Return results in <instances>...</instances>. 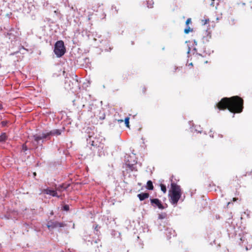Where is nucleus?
I'll list each match as a JSON object with an SVG mask.
<instances>
[{
    "mask_svg": "<svg viewBox=\"0 0 252 252\" xmlns=\"http://www.w3.org/2000/svg\"><path fill=\"white\" fill-rule=\"evenodd\" d=\"M68 188V186H65L64 184H63L59 185L58 187L56 188V190L62 192L64 190H65Z\"/></svg>",
    "mask_w": 252,
    "mask_h": 252,
    "instance_id": "obj_13",
    "label": "nucleus"
},
{
    "mask_svg": "<svg viewBox=\"0 0 252 252\" xmlns=\"http://www.w3.org/2000/svg\"><path fill=\"white\" fill-rule=\"evenodd\" d=\"M65 84H68L70 90L76 91L77 90L80 89V84L77 79H73L72 80H69V82L67 81Z\"/></svg>",
    "mask_w": 252,
    "mask_h": 252,
    "instance_id": "obj_7",
    "label": "nucleus"
},
{
    "mask_svg": "<svg viewBox=\"0 0 252 252\" xmlns=\"http://www.w3.org/2000/svg\"><path fill=\"white\" fill-rule=\"evenodd\" d=\"M126 166L127 168H128L129 170L130 171L137 170L136 165H135V164H130L129 163H126Z\"/></svg>",
    "mask_w": 252,
    "mask_h": 252,
    "instance_id": "obj_12",
    "label": "nucleus"
},
{
    "mask_svg": "<svg viewBox=\"0 0 252 252\" xmlns=\"http://www.w3.org/2000/svg\"><path fill=\"white\" fill-rule=\"evenodd\" d=\"M238 200V198H236V197H234L233 198V201H236Z\"/></svg>",
    "mask_w": 252,
    "mask_h": 252,
    "instance_id": "obj_30",
    "label": "nucleus"
},
{
    "mask_svg": "<svg viewBox=\"0 0 252 252\" xmlns=\"http://www.w3.org/2000/svg\"><path fill=\"white\" fill-rule=\"evenodd\" d=\"M7 124V121H2L1 123H0V124L2 126H6Z\"/></svg>",
    "mask_w": 252,
    "mask_h": 252,
    "instance_id": "obj_26",
    "label": "nucleus"
},
{
    "mask_svg": "<svg viewBox=\"0 0 252 252\" xmlns=\"http://www.w3.org/2000/svg\"><path fill=\"white\" fill-rule=\"evenodd\" d=\"M171 190L169 196V200L172 204L176 205L181 197V189L180 186L177 185L174 182L171 183Z\"/></svg>",
    "mask_w": 252,
    "mask_h": 252,
    "instance_id": "obj_2",
    "label": "nucleus"
},
{
    "mask_svg": "<svg viewBox=\"0 0 252 252\" xmlns=\"http://www.w3.org/2000/svg\"><path fill=\"white\" fill-rule=\"evenodd\" d=\"M61 134V131L60 129H55L46 133H42L41 135L35 134L33 135L34 140L38 142V141L43 139H50L51 135H60Z\"/></svg>",
    "mask_w": 252,
    "mask_h": 252,
    "instance_id": "obj_3",
    "label": "nucleus"
},
{
    "mask_svg": "<svg viewBox=\"0 0 252 252\" xmlns=\"http://www.w3.org/2000/svg\"><path fill=\"white\" fill-rule=\"evenodd\" d=\"M208 21H209V20H207V19H206V20H205V22H204V24H207V22H208Z\"/></svg>",
    "mask_w": 252,
    "mask_h": 252,
    "instance_id": "obj_31",
    "label": "nucleus"
},
{
    "mask_svg": "<svg viewBox=\"0 0 252 252\" xmlns=\"http://www.w3.org/2000/svg\"><path fill=\"white\" fill-rule=\"evenodd\" d=\"M191 23V18H188L186 22V24L187 25H188L189 24Z\"/></svg>",
    "mask_w": 252,
    "mask_h": 252,
    "instance_id": "obj_27",
    "label": "nucleus"
},
{
    "mask_svg": "<svg viewBox=\"0 0 252 252\" xmlns=\"http://www.w3.org/2000/svg\"><path fill=\"white\" fill-rule=\"evenodd\" d=\"M146 188L147 189H148L149 190H153L154 189V186L153 185V183L151 180H149L147 182Z\"/></svg>",
    "mask_w": 252,
    "mask_h": 252,
    "instance_id": "obj_16",
    "label": "nucleus"
},
{
    "mask_svg": "<svg viewBox=\"0 0 252 252\" xmlns=\"http://www.w3.org/2000/svg\"><path fill=\"white\" fill-rule=\"evenodd\" d=\"M241 176H236L233 179V181H235L236 182H237V183L238 184H239V182H240V181H241Z\"/></svg>",
    "mask_w": 252,
    "mask_h": 252,
    "instance_id": "obj_20",
    "label": "nucleus"
},
{
    "mask_svg": "<svg viewBox=\"0 0 252 252\" xmlns=\"http://www.w3.org/2000/svg\"><path fill=\"white\" fill-rule=\"evenodd\" d=\"M150 196V194L149 193L147 192H142L141 193H139L137 195V197L139 199L140 201H143L148 198Z\"/></svg>",
    "mask_w": 252,
    "mask_h": 252,
    "instance_id": "obj_11",
    "label": "nucleus"
},
{
    "mask_svg": "<svg viewBox=\"0 0 252 252\" xmlns=\"http://www.w3.org/2000/svg\"><path fill=\"white\" fill-rule=\"evenodd\" d=\"M166 213H162L160 214H159L158 215V219L159 220H162L165 219L166 217Z\"/></svg>",
    "mask_w": 252,
    "mask_h": 252,
    "instance_id": "obj_18",
    "label": "nucleus"
},
{
    "mask_svg": "<svg viewBox=\"0 0 252 252\" xmlns=\"http://www.w3.org/2000/svg\"><path fill=\"white\" fill-rule=\"evenodd\" d=\"M194 43L195 45H197V43H196V41H195V40H194Z\"/></svg>",
    "mask_w": 252,
    "mask_h": 252,
    "instance_id": "obj_34",
    "label": "nucleus"
},
{
    "mask_svg": "<svg viewBox=\"0 0 252 252\" xmlns=\"http://www.w3.org/2000/svg\"><path fill=\"white\" fill-rule=\"evenodd\" d=\"M141 91L142 93L145 94L146 92V88L145 86H142L141 87Z\"/></svg>",
    "mask_w": 252,
    "mask_h": 252,
    "instance_id": "obj_25",
    "label": "nucleus"
},
{
    "mask_svg": "<svg viewBox=\"0 0 252 252\" xmlns=\"http://www.w3.org/2000/svg\"><path fill=\"white\" fill-rule=\"evenodd\" d=\"M22 150L24 152L28 150V148H27V146L25 144H24L22 146Z\"/></svg>",
    "mask_w": 252,
    "mask_h": 252,
    "instance_id": "obj_28",
    "label": "nucleus"
},
{
    "mask_svg": "<svg viewBox=\"0 0 252 252\" xmlns=\"http://www.w3.org/2000/svg\"><path fill=\"white\" fill-rule=\"evenodd\" d=\"M2 109V105L0 104V110H1Z\"/></svg>",
    "mask_w": 252,
    "mask_h": 252,
    "instance_id": "obj_33",
    "label": "nucleus"
},
{
    "mask_svg": "<svg viewBox=\"0 0 252 252\" xmlns=\"http://www.w3.org/2000/svg\"><path fill=\"white\" fill-rule=\"evenodd\" d=\"M151 203L154 207H157L158 209L163 210L165 208L161 201L158 198L151 199Z\"/></svg>",
    "mask_w": 252,
    "mask_h": 252,
    "instance_id": "obj_8",
    "label": "nucleus"
},
{
    "mask_svg": "<svg viewBox=\"0 0 252 252\" xmlns=\"http://www.w3.org/2000/svg\"><path fill=\"white\" fill-rule=\"evenodd\" d=\"M160 188L161 190L164 192L165 193L166 192V186L163 184H160Z\"/></svg>",
    "mask_w": 252,
    "mask_h": 252,
    "instance_id": "obj_23",
    "label": "nucleus"
},
{
    "mask_svg": "<svg viewBox=\"0 0 252 252\" xmlns=\"http://www.w3.org/2000/svg\"><path fill=\"white\" fill-rule=\"evenodd\" d=\"M214 0H212V2L211 3V5L212 6H215L214 2H213Z\"/></svg>",
    "mask_w": 252,
    "mask_h": 252,
    "instance_id": "obj_29",
    "label": "nucleus"
},
{
    "mask_svg": "<svg viewBox=\"0 0 252 252\" xmlns=\"http://www.w3.org/2000/svg\"><path fill=\"white\" fill-rule=\"evenodd\" d=\"M189 65H192V63H190L189 64Z\"/></svg>",
    "mask_w": 252,
    "mask_h": 252,
    "instance_id": "obj_36",
    "label": "nucleus"
},
{
    "mask_svg": "<svg viewBox=\"0 0 252 252\" xmlns=\"http://www.w3.org/2000/svg\"><path fill=\"white\" fill-rule=\"evenodd\" d=\"M34 175H36V173H34Z\"/></svg>",
    "mask_w": 252,
    "mask_h": 252,
    "instance_id": "obj_37",
    "label": "nucleus"
},
{
    "mask_svg": "<svg viewBox=\"0 0 252 252\" xmlns=\"http://www.w3.org/2000/svg\"><path fill=\"white\" fill-rule=\"evenodd\" d=\"M54 51L57 57H61L64 54L65 48L62 40L58 41L56 43Z\"/></svg>",
    "mask_w": 252,
    "mask_h": 252,
    "instance_id": "obj_4",
    "label": "nucleus"
},
{
    "mask_svg": "<svg viewBox=\"0 0 252 252\" xmlns=\"http://www.w3.org/2000/svg\"><path fill=\"white\" fill-rule=\"evenodd\" d=\"M118 121L119 122H120V123H122V122H123V120H119Z\"/></svg>",
    "mask_w": 252,
    "mask_h": 252,
    "instance_id": "obj_32",
    "label": "nucleus"
},
{
    "mask_svg": "<svg viewBox=\"0 0 252 252\" xmlns=\"http://www.w3.org/2000/svg\"><path fill=\"white\" fill-rule=\"evenodd\" d=\"M193 31L192 29H191L189 27H188L184 30V32L186 34L189 33L190 32H192Z\"/></svg>",
    "mask_w": 252,
    "mask_h": 252,
    "instance_id": "obj_22",
    "label": "nucleus"
},
{
    "mask_svg": "<svg viewBox=\"0 0 252 252\" xmlns=\"http://www.w3.org/2000/svg\"><path fill=\"white\" fill-rule=\"evenodd\" d=\"M129 117H126L125 119V123L126 124V127H127L128 128L129 127Z\"/></svg>",
    "mask_w": 252,
    "mask_h": 252,
    "instance_id": "obj_21",
    "label": "nucleus"
},
{
    "mask_svg": "<svg viewBox=\"0 0 252 252\" xmlns=\"http://www.w3.org/2000/svg\"><path fill=\"white\" fill-rule=\"evenodd\" d=\"M43 192L47 194L51 195L52 196H56L58 198L61 197V195H58L56 190H51L49 189H44Z\"/></svg>",
    "mask_w": 252,
    "mask_h": 252,
    "instance_id": "obj_9",
    "label": "nucleus"
},
{
    "mask_svg": "<svg viewBox=\"0 0 252 252\" xmlns=\"http://www.w3.org/2000/svg\"><path fill=\"white\" fill-rule=\"evenodd\" d=\"M66 226L64 222H61L58 221L50 220L47 224V227L50 230L53 229L57 227H63Z\"/></svg>",
    "mask_w": 252,
    "mask_h": 252,
    "instance_id": "obj_6",
    "label": "nucleus"
},
{
    "mask_svg": "<svg viewBox=\"0 0 252 252\" xmlns=\"http://www.w3.org/2000/svg\"><path fill=\"white\" fill-rule=\"evenodd\" d=\"M205 34L206 35V36L204 35L202 38V42L204 43L208 42L212 37L211 33L209 31H206Z\"/></svg>",
    "mask_w": 252,
    "mask_h": 252,
    "instance_id": "obj_10",
    "label": "nucleus"
},
{
    "mask_svg": "<svg viewBox=\"0 0 252 252\" xmlns=\"http://www.w3.org/2000/svg\"><path fill=\"white\" fill-rule=\"evenodd\" d=\"M99 119L101 120H103L105 119V114L103 113V112H101V111L99 112Z\"/></svg>",
    "mask_w": 252,
    "mask_h": 252,
    "instance_id": "obj_19",
    "label": "nucleus"
},
{
    "mask_svg": "<svg viewBox=\"0 0 252 252\" xmlns=\"http://www.w3.org/2000/svg\"><path fill=\"white\" fill-rule=\"evenodd\" d=\"M230 204V202H228V203H227V206H228V205H229Z\"/></svg>",
    "mask_w": 252,
    "mask_h": 252,
    "instance_id": "obj_35",
    "label": "nucleus"
},
{
    "mask_svg": "<svg viewBox=\"0 0 252 252\" xmlns=\"http://www.w3.org/2000/svg\"><path fill=\"white\" fill-rule=\"evenodd\" d=\"M62 210H64L65 211H68L69 210V207L68 205H64L63 206L62 209Z\"/></svg>",
    "mask_w": 252,
    "mask_h": 252,
    "instance_id": "obj_24",
    "label": "nucleus"
},
{
    "mask_svg": "<svg viewBox=\"0 0 252 252\" xmlns=\"http://www.w3.org/2000/svg\"><path fill=\"white\" fill-rule=\"evenodd\" d=\"M7 139V136L5 132H3L0 135V143L5 142Z\"/></svg>",
    "mask_w": 252,
    "mask_h": 252,
    "instance_id": "obj_14",
    "label": "nucleus"
},
{
    "mask_svg": "<svg viewBox=\"0 0 252 252\" xmlns=\"http://www.w3.org/2000/svg\"><path fill=\"white\" fill-rule=\"evenodd\" d=\"M90 143L91 142V145L95 147L103 148L105 138L99 134L96 135L93 140H90Z\"/></svg>",
    "mask_w": 252,
    "mask_h": 252,
    "instance_id": "obj_5",
    "label": "nucleus"
},
{
    "mask_svg": "<svg viewBox=\"0 0 252 252\" xmlns=\"http://www.w3.org/2000/svg\"><path fill=\"white\" fill-rule=\"evenodd\" d=\"M244 100L238 95L223 97L216 104L220 110L228 109L233 113H240L244 108Z\"/></svg>",
    "mask_w": 252,
    "mask_h": 252,
    "instance_id": "obj_1",
    "label": "nucleus"
},
{
    "mask_svg": "<svg viewBox=\"0 0 252 252\" xmlns=\"http://www.w3.org/2000/svg\"><path fill=\"white\" fill-rule=\"evenodd\" d=\"M247 250L252 249V238H250L247 242Z\"/></svg>",
    "mask_w": 252,
    "mask_h": 252,
    "instance_id": "obj_17",
    "label": "nucleus"
},
{
    "mask_svg": "<svg viewBox=\"0 0 252 252\" xmlns=\"http://www.w3.org/2000/svg\"><path fill=\"white\" fill-rule=\"evenodd\" d=\"M92 130V129L91 127H88L86 129V132L87 133L90 140L91 138L93 136V135L94 134V132L91 131Z\"/></svg>",
    "mask_w": 252,
    "mask_h": 252,
    "instance_id": "obj_15",
    "label": "nucleus"
}]
</instances>
